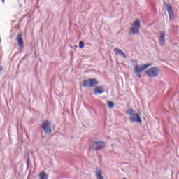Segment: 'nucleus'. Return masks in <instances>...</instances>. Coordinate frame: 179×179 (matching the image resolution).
<instances>
[{
    "mask_svg": "<svg viewBox=\"0 0 179 179\" xmlns=\"http://www.w3.org/2000/svg\"><path fill=\"white\" fill-rule=\"evenodd\" d=\"M149 66H152V63L143 64L142 67L139 66V65H136L134 67V72L136 76L138 78H142V76L141 75L140 72H143V71H145V69H148Z\"/></svg>",
    "mask_w": 179,
    "mask_h": 179,
    "instance_id": "1",
    "label": "nucleus"
},
{
    "mask_svg": "<svg viewBox=\"0 0 179 179\" xmlns=\"http://www.w3.org/2000/svg\"><path fill=\"white\" fill-rule=\"evenodd\" d=\"M139 30H141V21L136 20L130 28V34H139Z\"/></svg>",
    "mask_w": 179,
    "mask_h": 179,
    "instance_id": "2",
    "label": "nucleus"
},
{
    "mask_svg": "<svg viewBox=\"0 0 179 179\" xmlns=\"http://www.w3.org/2000/svg\"><path fill=\"white\" fill-rule=\"evenodd\" d=\"M145 73L149 76V78H156V76H159V68L152 67L147 70Z\"/></svg>",
    "mask_w": 179,
    "mask_h": 179,
    "instance_id": "3",
    "label": "nucleus"
},
{
    "mask_svg": "<svg viewBox=\"0 0 179 179\" xmlns=\"http://www.w3.org/2000/svg\"><path fill=\"white\" fill-rule=\"evenodd\" d=\"M41 128H43L45 134H51V122L48 120H44L41 124Z\"/></svg>",
    "mask_w": 179,
    "mask_h": 179,
    "instance_id": "4",
    "label": "nucleus"
},
{
    "mask_svg": "<svg viewBox=\"0 0 179 179\" xmlns=\"http://www.w3.org/2000/svg\"><path fill=\"white\" fill-rule=\"evenodd\" d=\"M106 146V143L103 141H95L93 143L92 150H101Z\"/></svg>",
    "mask_w": 179,
    "mask_h": 179,
    "instance_id": "5",
    "label": "nucleus"
},
{
    "mask_svg": "<svg viewBox=\"0 0 179 179\" xmlns=\"http://www.w3.org/2000/svg\"><path fill=\"white\" fill-rule=\"evenodd\" d=\"M132 117H129L130 122H138V124H142V120L141 119V116L138 114L131 115Z\"/></svg>",
    "mask_w": 179,
    "mask_h": 179,
    "instance_id": "6",
    "label": "nucleus"
},
{
    "mask_svg": "<svg viewBox=\"0 0 179 179\" xmlns=\"http://www.w3.org/2000/svg\"><path fill=\"white\" fill-rule=\"evenodd\" d=\"M166 32L162 31L160 32V37L159 39V44L162 47H163L166 44Z\"/></svg>",
    "mask_w": 179,
    "mask_h": 179,
    "instance_id": "7",
    "label": "nucleus"
},
{
    "mask_svg": "<svg viewBox=\"0 0 179 179\" xmlns=\"http://www.w3.org/2000/svg\"><path fill=\"white\" fill-rule=\"evenodd\" d=\"M17 41L20 48H23L24 43H23V36L21 33L18 34L17 36Z\"/></svg>",
    "mask_w": 179,
    "mask_h": 179,
    "instance_id": "8",
    "label": "nucleus"
},
{
    "mask_svg": "<svg viewBox=\"0 0 179 179\" xmlns=\"http://www.w3.org/2000/svg\"><path fill=\"white\" fill-rule=\"evenodd\" d=\"M114 52L116 55H120L121 57L124 58V59H127V55H125V53H124V51H122V50L115 48L114 49Z\"/></svg>",
    "mask_w": 179,
    "mask_h": 179,
    "instance_id": "9",
    "label": "nucleus"
},
{
    "mask_svg": "<svg viewBox=\"0 0 179 179\" xmlns=\"http://www.w3.org/2000/svg\"><path fill=\"white\" fill-rule=\"evenodd\" d=\"M166 10L169 13L170 20H171L173 16V8H171V6L170 5L166 6Z\"/></svg>",
    "mask_w": 179,
    "mask_h": 179,
    "instance_id": "10",
    "label": "nucleus"
},
{
    "mask_svg": "<svg viewBox=\"0 0 179 179\" xmlns=\"http://www.w3.org/2000/svg\"><path fill=\"white\" fill-rule=\"evenodd\" d=\"M94 92L95 94H103V93H104V88L101 87H96L94 90Z\"/></svg>",
    "mask_w": 179,
    "mask_h": 179,
    "instance_id": "11",
    "label": "nucleus"
},
{
    "mask_svg": "<svg viewBox=\"0 0 179 179\" xmlns=\"http://www.w3.org/2000/svg\"><path fill=\"white\" fill-rule=\"evenodd\" d=\"M98 84H99V82L96 78L90 79V87H94L97 86Z\"/></svg>",
    "mask_w": 179,
    "mask_h": 179,
    "instance_id": "12",
    "label": "nucleus"
},
{
    "mask_svg": "<svg viewBox=\"0 0 179 179\" xmlns=\"http://www.w3.org/2000/svg\"><path fill=\"white\" fill-rule=\"evenodd\" d=\"M96 176L98 179H104V177L101 176V171L100 170V169H96Z\"/></svg>",
    "mask_w": 179,
    "mask_h": 179,
    "instance_id": "13",
    "label": "nucleus"
},
{
    "mask_svg": "<svg viewBox=\"0 0 179 179\" xmlns=\"http://www.w3.org/2000/svg\"><path fill=\"white\" fill-rule=\"evenodd\" d=\"M39 178L40 179H48V175H47V173H45V171H41L39 173Z\"/></svg>",
    "mask_w": 179,
    "mask_h": 179,
    "instance_id": "14",
    "label": "nucleus"
},
{
    "mask_svg": "<svg viewBox=\"0 0 179 179\" xmlns=\"http://www.w3.org/2000/svg\"><path fill=\"white\" fill-rule=\"evenodd\" d=\"M83 87H90V80H85L83 81Z\"/></svg>",
    "mask_w": 179,
    "mask_h": 179,
    "instance_id": "15",
    "label": "nucleus"
},
{
    "mask_svg": "<svg viewBox=\"0 0 179 179\" xmlns=\"http://www.w3.org/2000/svg\"><path fill=\"white\" fill-rule=\"evenodd\" d=\"M134 113L135 110H134L133 109H129L126 112V114H127L128 115H134V114H135Z\"/></svg>",
    "mask_w": 179,
    "mask_h": 179,
    "instance_id": "16",
    "label": "nucleus"
},
{
    "mask_svg": "<svg viewBox=\"0 0 179 179\" xmlns=\"http://www.w3.org/2000/svg\"><path fill=\"white\" fill-rule=\"evenodd\" d=\"M108 106L109 108H113L114 107V103H113V101H109L108 102Z\"/></svg>",
    "mask_w": 179,
    "mask_h": 179,
    "instance_id": "17",
    "label": "nucleus"
},
{
    "mask_svg": "<svg viewBox=\"0 0 179 179\" xmlns=\"http://www.w3.org/2000/svg\"><path fill=\"white\" fill-rule=\"evenodd\" d=\"M85 47V43L83 41H80L79 43V48H83Z\"/></svg>",
    "mask_w": 179,
    "mask_h": 179,
    "instance_id": "18",
    "label": "nucleus"
},
{
    "mask_svg": "<svg viewBox=\"0 0 179 179\" xmlns=\"http://www.w3.org/2000/svg\"><path fill=\"white\" fill-rule=\"evenodd\" d=\"M131 62L134 64H138V60H131Z\"/></svg>",
    "mask_w": 179,
    "mask_h": 179,
    "instance_id": "19",
    "label": "nucleus"
},
{
    "mask_svg": "<svg viewBox=\"0 0 179 179\" xmlns=\"http://www.w3.org/2000/svg\"><path fill=\"white\" fill-rule=\"evenodd\" d=\"M1 71H3V68L0 67V72H1Z\"/></svg>",
    "mask_w": 179,
    "mask_h": 179,
    "instance_id": "20",
    "label": "nucleus"
},
{
    "mask_svg": "<svg viewBox=\"0 0 179 179\" xmlns=\"http://www.w3.org/2000/svg\"><path fill=\"white\" fill-rule=\"evenodd\" d=\"M2 3H5V0H2Z\"/></svg>",
    "mask_w": 179,
    "mask_h": 179,
    "instance_id": "21",
    "label": "nucleus"
},
{
    "mask_svg": "<svg viewBox=\"0 0 179 179\" xmlns=\"http://www.w3.org/2000/svg\"><path fill=\"white\" fill-rule=\"evenodd\" d=\"M1 38H0V44H1Z\"/></svg>",
    "mask_w": 179,
    "mask_h": 179,
    "instance_id": "22",
    "label": "nucleus"
},
{
    "mask_svg": "<svg viewBox=\"0 0 179 179\" xmlns=\"http://www.w3.org/2000/svg\"><path fill=\"white\" fill-rule=\"evenodd\" d=\"M27 166H29V162L27 163Z\"/></svg>",
    "mask_w": 179,
    "mask_h": 179,
    "instance_id": "23",
    "label": "nucleus"
},
{
    "mask_svg": "<svg viewBox=\"0 0 179 179\" xmlns=\"http://www.w3.org/2000/svg\"><path fill=\"white\" fill-rule=\"evenodd\" d=\"M123 179H127V178H124Z\"/></svg>",
    "mask_w": 179,
    "mask_h": 179,
    "instance_id": "24",
    "label": "nucleus"
}]
</instances>
